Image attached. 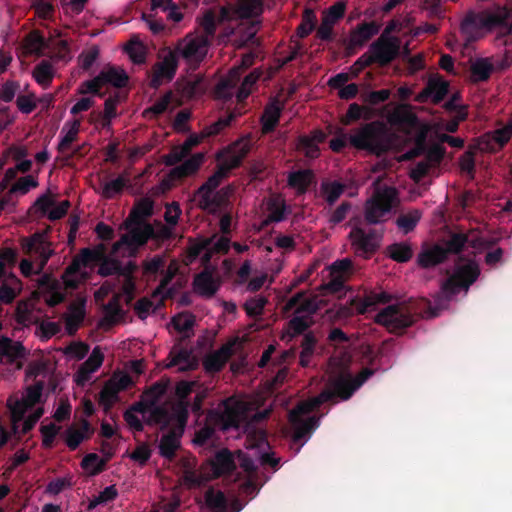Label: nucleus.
<instances>
[{
	"mask_svg": "<svg viewBox=\"0 0 512 512\" xmlns=\"http://www.w3.org/2000/svg\"><path fill=\"white\" fill-rule=\"evenodd\" d=\"M349 145L359 151L381 156L389 151L391 139L387 125L379 120L362 124L351 130Z\"/></svg>",
	"mask_w": 512,
	"mask_h": 512,
	"instance_id": "1",
	"label": "nucleus"
},
{
	"mask_svg": "<svg viewBox=\"0 0 512 512\" xmlns=\"http://www.w3.org/2000/svg\"><path fill=\"white\" fill-rule=\"evenodd\" d=\"M479 275L480 268L474 260H469L466 264L457 266L453 275L442 283L441 290L434 296L435 309L442 310L447 308L452 298L461 289L467 291L478 279Z\"/></svg>",
	"mask_w": 512,
	"mask_h": 512,
	"instance_id": "2",
	"label": "nucleus"
},
{
	"mask_svg": "<svg viewBox=\"0 0 512 512\" xmlns=\"http://www.w3.org/2000/svg\"><path fill=\"white\" fill-rule=\"evenodd\" d=\"M356 390L358 388L352 375L348 371L342 370L330 375L325 389L317 396L302 402L300 409L304 412H313L326 402H336V398L346 401L352 397Z\"/></svg>",
	"mask_w": 512,
	"mask_h": 512,
	"instance_id": "3",
	"label": "nucleus"
},
{
	"mask_svg": "<svg viewBox=\"0 0 512 512\" xmlns=\"http://www.w3.org/2000/svg\"><path fill=\"white\" fill-rule=\"evenodd\" d=\"M52 243L47 240L45 233L36 232L30 237H24L21 240V247L26 255L34 256L36 268L31 260L22 259L19 265L21 273L25 277L33 274L41 275L50 257L54 254Z\"/></svg>",
	"mask_w": 512,
	"mask_h": 512,
	"instance_id": "4",
	"label": "nucleus"
},
{
	"mask_svg": "<svg viewBox=\"0 0 512 512\" xmlns=\"http://www.w3.org/2000/svg\"><path fill=\"white\" fill-rule=\"evenodd\" d=\"M511 11L505 6H496L493 11H469L461 22L463 33L473 37L479 30L507 27Z\"/></svg>",
	"mask_w": 512,
	"mask_h": 512,
	"instance_id": "5",
	"label": "nucleus"
},
{
	"mask_svg": "<svg viewBox=\"0 0 512 512\" xmlns=\"http://www.w3.org/2000/svg\"><path fill=\"white\" fill-rule=\"evenodd\" d=\"M174 417L175 424L172 425L166 434L162 435L159 443V453L167 459H172L179 449L180 439L188 421L189 411H187V405L184 402L174 404Z\"/></svg>",
	"mask_w": 512,
	"mask_h": 512,
	"instance_id": "6",
	"label": "nucleus"
},
{
	"mask_svg": "<svg viewBox=\"0 0 512 512\" xmlns=\"http://www.w3.org/2000/svg\"><path fill=\"white\" fill-rule=\"evenodd\" d=\"M410 305H389L376 315V322L392 333H401L411 326L420 315Z\"/></svg>",
	"mask_w": 512,
	"mask_h": 512,
	"instance_id": "7",
	"label": "nucleus"
},
{
	"mask_svg": "<svg viewBox=\"0 0 512 512\" xmlns=\"http://www.w3.org/2000/svg\"><path fill=\"white\" fill-rule=\"evenodd\" d=\"M210 44L206 36L188 34L178 41L171 52L176 54L177 60L182 58L190 68L197 69L206 58Z\"/></svg>",
	"mask_w": 512,
	"mask_h": 512,
	"instance_id": "8",
	"label": "nucleus"
},
{
	"mask_svg": "<svg viewBox=\"0 0 512 512\" xmlns=\"http://www.w3.org/2000/svg\"><path fill=\"white\" fill-rule=\"evenodd\" d=\"M102 257V252L90 248H83L66 267L62 279L65 286L69 289H77L82 281L88 278L84 268L94 262H98Z\"/></svg>",
	"mask_w": 512,
	"mask_h": 512,
	"instance_id": "9",
	"label": "nucleus"
},
{
	"mask_svg": "<svg viewBox=\"0 0 512 512\" xmlns=\"http://www.w3.org/2000/svg\"><path fill=\"white\" fill-rule=\"evenodd\" d=\"M43 387L42 382H36L29 386L20 397L11 396L8 398L7 406L11 412L14 430H16V424L23 420L25 413L40 402Z\"/></svg>",
	"mask_w": 512,
	"mask_h": 512,
	"instance_id": "10",
	"label": "nucleus"
},
{
	"mask_svg": "<svg viewBox=\"0 0 512 512\" xmlns=\"http://www.w3.org/2000/svg\"><path fill=\"white\" fill-rule=\"evenodd\" d=\"M392 27H386L384 33L375 40L369 47V54L371 55L375 64L381 67L389 65L399 53V43L397 38L388 37Z\"/></svg>",
	"mask_w": 512,
	"mask_h": 512,
	"instance_id": "11",
	"label": "nucleus"
},
{
	"mask_svg": "<svg viewBox=\"0 0 512 512\" xmlns=\"http://www.w3.org/2000/svg\"><path fill=\"white\" fill-rule=\"evenodd\" d=\"M228 176L217 166L216 171L196 190L195 196L199 197L201 209L218 208L222 204L220 193L213 195L221 182Z\"/></svg>",
	"mask_w": 512,
	"mask_h": 512,
	"instance_id": "12",
	"label": "nucleus"
},
{
	"mask_svg": "<svg viewBox=\"0 0 512 512\" xmlns=\"http://www.w3.org/2000/svg\"><path fill=\"white\" fill-rule=\"evenodd\" d=\"M301 406L302 403L290 412V421L293 428L292 440L295 444H299L300 447L303 446L319 425V418L316 416H310L305 420L301 418V416L310 413L302 411L300 409Z\"/></svg>",
	"mask_w": 512,
	"mask_h": 512,
	"instance_id": "13",
	"label": "nucleus"
},
{
	"mask_svg": "<svg viewBox=\"0 0 512 512\" xmlns=\"http://www.w3.org/2000/svg\"><path fill=\"white\" fill-rule=\"evenodd\" d=\"M207 420L222 431H228L232 428L238 429L243 420V412L235 405L224 402V409H212L207 413Z\"/></svg>",
	"mask_w": 512,
	"mask_h": 512,
	"instance_id": "14",
	"label": "nucleus"
},
{
	"mask_svg": "<svg viewBox=\"0 0 512 512\" xmlns=\"http://www.w3.org/2000/svg\"><path fill=\"white\" fill-rule=\"evenodd\" d=\"M155 235L151 224L145 223L132 228L128 233L122 235L121 239L113 244V252H118L121 246L130 249V255H134L137 249L145 245Z\"/></svg>",
	"mask_w": 512,
	"mask_h": 512,
	"instance_id": "15",
	"label": "nucleus"
},
{
	"mask_svg": "<svg viewBox=\"0 0 512 512\" xmlns=\"http://www.w3.org/2000/svg\"><path fill=\"white\" fill-rule=\"evenodd\" d=\"M259 21L251 20L238 26L231 32L230 42L236 49L260 48L261 40L257 37Z\"/></svg>",
	"mask_w": 512,
	"mask_h": 512,
	"instance_id": "16",
	"label": "nucleus"
},
{
	"mask_svg": "<svg viewBox=\"0 0 512 512\" xmlns=\"http://www.w3.org/2000/svg\"><path fill=\"white\" fill-rule=\"evenodd\" d=\"M346 4L338 1L323 12L321 24L317 29L316 35L322 41H332L334 39L333 27L344 17Z\"/></svg>",
	"mask_w": 512,
	"mask_h": 512,
	"instance_id": "17",
	"label": "nucleus"
},
{
	"mask_svg": "<svg viewBox=\"0 0 512 512\" xmlns=\"http://www.w3.org/2000/svg\"><path fill=\"white\" fill-rule=\"evenodd\" d=\"M177 68L178 60L176 54L170 51L161 62L154 65L149 86L153 89H158L163 84V80L171 81L176 74Z\"/></svg>",
	"mask_w": 512,
	"mask_h": 512,
	"instance_id": "18",
	"label": "nucleus"
},
{
	"mask_svg": "<svg viewBox=\"0 0 512 512\" xmlns=\"http://www.w3.org/2000/svg\"><path fill=\"white\" fill-rule=\"evenodd\" d=\"M392 209V195L388 191L378 193L369 203L365 219L370 224H378Z\"/></svg>",
	"mask_w": 512,
	"mask_h": 512,
	"instance_id": "19",
	"label": "nucleus"
},
{
	"mask_svg": "<svg viewBox=\"0 0 512 512\" xmlns=\"http://www.w3.org/2000/svg\"><path fill=\"white\" fill-rule=\"evenodd\" d=\"M294 310V314L310 316L319 310V303L315 296H307L306 292L300 291L294 294L285 304L284 311Z\"/></svg>",
	"mask_w": 512,
	"mask_h": 512,
	"instance_id": "20",
	"label": "nucleus"
},
{
	"mask_svg": "<svg viewBox=\"0 0 512 512\" xmlns=\"http://www.w3.org/2000/svg\"><path fill=\"white\" fill-rule=\"evenodd\" d=\"M494 243V240H470L467 234L458 232L452 233L442 246L446 250V255L448 257L450 254L460 253L467 244L473 248L489 249L494 245Z\"/></svg>",
	"mask_w": 512,
	"mask_h": 512,
	"instance_id": "21",
	"label": "nucleus"
},
{
	"mask_svg": "<svg viewBox=\"0 0 512 512\" xmlns=\"http://www.w3.org/2000/svg\"><path fill=\"white\" fill-rule=\"evenodd\" d=\"M220 280L214 276V270L205 266L204 270L198 273L193 280L194 291L202 297H213L220 287Z\"/></svg>",
	"mask_w": 512,
	"mask_h": 512,
	"instance_id": "22",
	"label": "nucleus"
},
{
	"mask_svg": "<svg viewBox=\"0 0 512 512\" xmlns=\"http://www.w3.org/2000/svg\"><path fill=\"white\" fill-rule=\"evenodd\" d=\"M449 91V84L442 78H431L426 87L416 95L415 101L426 103L431 99L433 104H439L445 98Z\"/></svg>",
	"mask_w": 512,
	"mask_h": 512,
	"instance_id": "23",
	"label": "nucleus"
},
{
	"mask_svg": "<svg viewBox=\"0 0 512 512\" xmlns=\"http://www.w3.org/2000/svg\"><path fill=\"white\" fill-rule=\"evenodd\" d=\"M86 298L78 296L68 305V314L65 316V329L69 335H74L86 316Z\"/></svg>",
	"mask_w": 512,
	"mask_h": 512,
	"instance_id": "24",
	"label": "nucleus"
},
{
	"mask_svg": "<svg viewBox=\"0 0 512 512\" xmlns=\"http://www.w3.org/2000/svg\"><path fill=\"white\" fill-rule=\"evenodd\" d=\"M446 250L439 244H424L417 256V264L424 269L433 268L447 260Z\"/></svg>",
	"mask_w": 512,
	"mask_h": 512,
	"instance_id": "25",
	"label": "nucleus"
},
{
	"mask_svg": "<svg viewBox=\"0 0 512 512\" xmlns=\"http://www.w3.org/2000/svg\"><path fill=\"white\" fill-rule=\"evenodd\" d=\"M284 105L281 101L274 97L265 106L263 114L260 118L261 130L263 134L272 133L278 126Z\"/></svg>",
	"mask_w": 512,
	"mask_h": 512,
	"instance_id": "26",
	"label": "nucleus"
},
{
	"mask_svg": "<svg viewBox=\"0 0 512 512\" xmlns=\"http://www.w3.org/2000/svg\"><path fill=\"white\" fill-rule=\"evenodd\" d=\"M233 354V343H226L218 350L208 354L203 359V366L208 373H217L222 370Z\"/></svg>",
	"mask_w": 512,
	"mask_h": 512,
	"instance_id": "27",
	"label": "nucleus"
},
{
	"mask_svg": "<svg viewBox=\"0 0 512 512\" xmlns=\"http://www.w3.org/2000/svg\"><path fill=\"white\" fill-rule=\"evenodd\" d=\"M201 137L197 134H191L182 145L174 146L170 152L163 156L166 166H175L186 158L191 150L201 143Z\"/></svg>",
	"mask_w": 512,
	"mask_h": 512,
	"instance_id": "28",
	"label": "nucleus"
},
{
	"mask_svg": "<svg viewBox=\"0 0 512 512\" xmlns=\"http://www.w3.org/2000/svg\"><path fill=\"white\" fill-rule=\"evenodd\" d=\"M204 160L205 155L203 153L198 152L193 154L180 165L171 169L169 172V178L171 180H181L194 175L198 172Z\"/></svg>",
	"mask_w": 512,
	"mask_h": 512,
	"instance_id": "29",
	"label": "nucleus"
},
{
	"mask_svg": "<svg viewBox=\"0 0 512 512\" xmlns=\"http://www.w3.org/2000/svg\"><path fill=\"white\" fill-rule=\"evenodd\" d=\"M26 355L25 347L12 339L0 337V363L12 364L18 359L24 358Z\"/></svg>",
	"mask_w": 512,
	"mask_h": 512,
	"instance_id": "30",
	"label": "nucleus"
},
{
	"mask_svg": "<svg viewBox=\"0 0 512 512\" xmlns=\"http://www.w3.org/2000/svg\"><path fill=\"white\" fill-rule=\"evenodd\" d=\"M210 465L214 478H218L224 474H230L236 469L233 455L226 448L216 452L214 458L210 460Z\"/></svg>",
	"mask_w": 512,
	"mask_h": 512,
	"instance_id": "31",
	"label": "nucleus"
},
{
	"mask_svg": "<svg viewBox=\"0 0 512 512\" xmlns=\"http://www.w3.org/2000/svg\"><path fill=\"white\" fill-rule=\"evenodd\" d=\"M379 32V25L374 22H363L350 33L349 46L361 47Z\"/></svg>",
	"mask_w": 512,
	"mask_h": 512,
	"instance_id": "32",
	"label": "nucleus"
},
{
	"mask_svg": "<svg viewBox=\"0 0 512 512\" xmlns=\"http://www.w3.org/2000/svg\"><path fill=\"white\" fill-rule=\"evenodd\" d=\"M391 295L387 292H370L365 295L361 300H352V305L357 314H365L370 310H373L378 304H386L390 302Z\"/></svg>",
	"mask_w": 512,
	"mask_h": 512,
	"instance_id": "33",
	"label": "nucleus"
},
{
	"mask_svg": "<svg viewBox=\"0 0 512 512\" xmlns=\"http://www.w3.org/2000/svg\"><path fill=\"white\" fill-rule=\"evenodd\" d=\"M148 412L149 415L145 419V423L150 426L159 425L161 430H166L175 421L174 405L172 406V412L166 407L156 404Z\"/></svg>",
	"mask_w": 512,
	"mask_h": 512,
	"instance_id": "34",
	"label": "nucleus"
},
{
	"mask_svg": "<svg viewBox=\"0 0 512 512\" xmlns=\"http://www.w3.org/2000/svg\"><path fill=\"white\" fill-rule=\"evenodd\" d=\"M169 357L171 358V361L167 366H177L180 371L193 370L197 365L191 351L186 348H173L170 351Z\"/></svg>",
	"mask_w": 512,
	"mask_h": 512,
	"instance_id": "35",
	"label": "nucleus"
},
{
	"mask_svg": "<svg viewBox=\"0 0 512 512\" xmlns=\"http://www.w3.org/2000/svg\"><path fill=\"white\" fill-rule=\"evenodd\" d=\"M98 75L103 86L110 84L116 88H123L127 85L129 80L125 70L115 66L104 68Z\"/></svg>",
	"mask_w": 512,
	"mask_h": 512,
	"instance_id": "36",
	"label": "nucleus"
},
{
	"mask_svg": "<svg viewBox=\"0 0 512 512\" xmlns=\"http://www.w3.org/2000/svg\"><path fill=\"white\" fill-rule=\"evenodd\" d=\"M211 242V239H203L201 241L194 242L193 244H191L187 250L185 261L186 264L193 263L204 251L205 253L202 256V262L203 264L209 263L211 258V251H209Z\"/></svg>",
	"mask_w": 512,
	"mask_h": 512,
	"instance_id": "37",
	"label": "nucleus"
},
{
	"mask_svg": "<svg viewBox=\"0 0 512 512\" xmlns=\"http://www.w3.org/2000/svg\"><path fill=\"white\" fill-rule=\"evenodd\" d=\"M235 12L240 18L249 19L257 17L263 12L262 0H238Z\"/></svg>",
	"mask_w": 512,
	"mask_h": 512,
	"instance_id": "38",
	"label": "nucleus"
},
{
	"mask_svg": "<svg viewBox=\"0 0 512 512\" xmlns=\"http://www.w3.org/2000/svg\"><path fill=\"white\" fill-rule=\"evenodd\" d=\"M350 238L357 249L365 254L373 253L377 250V241L366 235V232L361 228H356L351 231Z\"/></svg>",
	"mask_w": 512,
	"mask_h": 512,
	"instance_id": "39",
	"label": "nucleus"
},
{
	"mask_svg": "<svg viewBox=\"0 0 512 512\" xmlns=\"http://www.w3.org/2000/svg\"><path fill=\"white\" fill-rule=\"evenodd\" d=\"M493 71L494 66L488 58H479L471 65V79L473 82H485Z\"/></svg>",
	"mask_w": 512,
	"mask_h": 512,
	"instance_id": "40",
	"label": "nucleus"
},
{
	"mask_svg": "<svg viewBox=\"0 0 512 512\" xmlns=\"http://www.w3.org/2000/svg\"><path fill=\"white\" fill-rule=\"evenodd\" d=\"M176 273H177V267L174 264H170L168 266V268L166 269L163 277L161 278L159 285L154 290V292H153L154 297L165 293L163 299L160 300V303L158 306L163 304L164 299L172 297L173 289L168 288V286L171 283V281L174 279Z\"/></svg>",
	"mask_w": 512,
	"mask_h": 512,
	"instance_id": "41",
	"label": "nucleus"
},
{
	"mask_svg": "<svg viewBox=\"0 0 512 512\" xmlns=\"http://www.w3.org/2000/svg\"><path fill=\"white\" fill-rule=\"evenodd\" d=\"M313 324L314 319L310 318V316L294 314L293 317L288 321L287 332L292 338L303 334Z\"/></svg>",
	"mask_w": 512,
	"mask_h": 512,
	"instance_id": "42",
	"label": "nucleus"
},
{
	"mask_svg": "<svg viewBox=\"0 0 512 512\" xmlns=\"http://www.w3.org/2000/svg\"><path fill=\"white\" fill-rule=\"evenodd\" d=\"M312 176L313 174L310 170H298L291 172L288 175V185L297 189L299 194H303L307 191L311 183Z\"/></svg>",
	"mask_w": 512,
	"mask_h": 512,
	"instance_id": "43",
	"label": "nucleus"
},
{
	"mask_svg": "<svg viewBox=\"0 0 512 512\" xmlns=\"http://www.w3.org/2000/svg\"><path fill=\"white\" fill-rule=\"evenodd\" d=\"M69 126V129L65 133V135L61 138L58 146L57 151L59 153H64L68 149H70L72 143L77 139L79 130H80V120L75 119L72 122L65 123L62 133L65 131L66 127Z\"/></svg>",
	"mask_w": 512,
	"mask_h": 512,
	"instance_id": "44",
	"label": "nucleus"
},
{
	"mask_svg": "<svg viewBox=\"0 0 512 512\" xmlns=\"http://www.w3.org/2000/svg\"><path fill=\"white\" fill-rule=\"evenodd\" d=\"M120 391L114 384V380H108L99 393V403L104 407L105 411L112 408L115 402L119 400Z\"/></svg>",
	"mask_w": 512,
	"mask_h": 512,
	"instance_id": "45",
	"label": "nucleus"
},
{
	"mask_svg": "<svg viewBox=\"0 0 512 512\" xmlns=\"http://www.w3.org/2000/svg\"><path fill=\"white\" fill-rule=\"evenodd\" d=\"M250 150L251 143L249 138H242L240 140L235 141L227 148L219 151L216 154V160H221L227 152H233V154L240 158V161L243 163V160L249 154Z\"/></svg>",
	"mask_w": 512,
	"mask_h": 512,
	"instance_id": "46",
	"label": "nucleus"
},
{
	"mask_svg": "<svg viewBox=\"0 0 512 512\" xmlns=\"http://www.w3.org/2000/svg\"><path fill=\"white\" fill-rule=\"evenodd\" d=\"M53 77V67L48 61L40 62L33 70V78L43 88H47L51 84Z\"/></svg>",
	"mask_w": 512,
	"mask_h": 512,
	"instance_id": "47",
	"label": "nucleus"
},
{
	"mask_svg": "<svg viewBox=\"0 0 512 512\" xmlns=\"http://www.w3.org/2000/svg\"><path fill=\"white\" fill-rule=\"evenodd\" d=\"M205 503L211 509L227 512V499L225 494L220 490L216 491L213 488H209L205 492Z\"/></svg>",
	"mask_w": 512,
	"mask_h": 512,
	"instance_id": "48",
	"label": "nucleus"
},
{
	"mask_svg": "<svg viewBox=\"0 0 512 512\" xmlns=\"http://www.w3.org/2000/svg\"><path fill=\"white\" fill-rule=\"evenodd\" d=\"M388 253L392 260L404 263L412 258L413 252L411 246L407 243H394L388 246Z\"/></svg>",
	"mask_w": 512,
	"mask_h": 512,
	"instance_id": "49",
	"label": "nucleus"
},
{
	"mask_svg": "<svg viewBox=\"0 0 512 512\" xmlns=\"http://www.w3.org/2000/svg\"><path fill=\"white\" fill-rule=\"evenodd\" d=\"M173 99L172 91L166 92L159 100H157L152 106L146 108L143 111V115L149 118H157L162 115L168 108L169 104Z\"/></svg>",
	"mask_w": 512,
	"mask_h": 512,
	"instance_id": "50",
	"label": "nucleus"
},
{
	"mask_svg": "<svg viewBox=\"0 0 512 512\" xmlns=\"http://www.w3.org/2000/svg\"><path fill=\"white\" fill-rule=\"evenodd\" d=\"M421 219V212L419 210H412L406 214L400 215L396 219V225L403 231L404 234H408L413 231Z\"/></svg>",
	"mask_w": 512,
	"mask_h": 512,
	"instance_id": "51",
	"label": "nucleus"
},
{
	"mask_svg": "<svg viewBox=\"0 0 512 512\" xmlns=\"http://www.w3.org/2000/svg\"><path fill=\"white\" fill-rule=\"evenodd\" d=\"M25 47L30 53L41 55L47 47V42L39 31L34 30L27 35Z\"/></svg>",
	"mask_w": 512,
	"mask_h": 512,
	"instance_id": "52",
	"label": "nucleus"
},
{
	"mask_svg": "<svg viewBox=\"0 0 512 512\" xmlns=\"http://www.w3.org/2000/svg\"><path fill=\"white\" fill-rule=\"evenodd\" d=\"M168 380H159L153 383L143 392L144 398L149 401L150 405H155L166 394L168 389Z\"/></svg>",
	"mask_w": 512,
	"mask_h": 512,
	"instance_id": "53",
	"label": "nucleus"
},
{
	"mask_svg": "<svg viewBox=\"0 0 512 512\" xmlns=\"http://www.w3.org/2000/svg\"><path fill=\"white\" fill-rule=\"evenodd\" d=\"M235 118H236V114L230 113L229 115H227L225 117L219 118L217 121H215L211 125L206 126L202 130L201 135H199L201 137V140L204 138H207V137L218 135L223 129L228 127Z\"/></svg>",
	"mask_w": 512,
	"mask_h": 512,
	"instance_id": "54",
	"label": "nucleus"
},
{
	"mask_svg": "<svg viewBox=\"0 0 512 512\" xmlns=\"http://www.w3.org/2000/svg\"><path fill=\"white\" fill-rule=\"evenodd\" d=\"M199 26L203 33H196L197 36H206L207 40L211 42L216 32V16L212 10H207L204 15L199 19Z\"/></svg>",
	"mask_w": 512,
	"mask_h": 512,
	"instance_id": "55",
	"label": "nucleus"
},
{
	"mask_svg": "<svg viewBox=\"0 0 512 512\" xmlns=\"http://www.w3.org/2000/svg\"><path fill=\"white\" fill-rule=\"evenodd\" d=\"M321 189L329 205H333L344 193L346 186L338 181L322 183Z\"/></svg>",
	"mask_w": 512,
	"mask_h": 512,
	"instance_id": "56",
	"label": "nucleus"
},
{
	"mask_svg": "<svg viewBox=\"0 0 512 512\" xmlns=\"http://www.w3.org/2000/svg\"><path fill=\"white\" fill-rule=\"evenodd\" d=\"M9 280L11 285L4 282L0 286V301L5 304H10L17 296L16 289L20 286V280L15 275H10Z\"/></svg>",
	"mask_w": 512,
	"mask_h": 512,
	"instance_id": "57",
	"label": "nucleus"
},
{
	"mask_svg": "<svg viewBox=\"0 0 512 512\" xmlns=\"http://www.w3.org/2000/svg\"><path fill=\"white\" fill-rule=\"evenodd\" d=\"M126 186V180L123 176H119L116 179L105 182L102 186L101 195L105 199H112L116 195L122 193Z\"/></svg>",
	"mask_w": 512,
	"mask_h": 512,
	"instance_id": "58",
	"label": "nucleus"
},
{
	"mask_svg": "<svg viewBox=\"0 0 512 512\" xmlns=\"http://www.w3.org/2000/svg\"><path fill=\"white\" fill-rule=\"evenodd\" d=\"M316 15L313 10L305 9L302 21L297 28V33L300 38L307 37L316 27Z\"/></svg>",
	"mask_w": 512,
	"mask_h": 512,
	"instance_id": "59",
	"label": "nucleus"
},
{
	"mask_svg": "<svg viewBox=\"0 0 512 512\" xmlns=\"http://www.w3.org/2000/svg\"><path fill=\"white\" fill-rule=\"evenodd\" d=\"M100 262L98 267V274L102 277H108L112 275L119 276L120 272V261L113 258L104 257L102 255L101 259L98 261Z\"/></svg>",
	"mask_w": 512,
	"mask_h": 512,
	"instance_id": "60",
	"label": "nucleus"
},
{
	"mask_svg": "<svg viewBox=\"0 0 512 512\" xmlns=\"http://www.w3.org/2000/svg\"><path fill=\"white\" fill-rule=\"evenodd\" d=\"M173 327L180 333L191 330L195 324V317L189 312H182L174 316L171 320Z\"/></svg>",
	"mask_w": 512,
	"mask_h": 512,
	"instance_id": "61",
	"label": "nucleus"
},
{
	"mask_svg": "<svg viewBox=\"0 0 512 512\" xmlns=\"http://www.w3.org/2000/svg\"><path fill=\"white\" fill-rule=\"evenodd\" d=\"M103 360L104 355L100 347L96 346L87 360L81 364V367L86 369L88 372L94 373L101 367Z\"/></svg>",
	"mask_w": 512,
	"mask_h": 512,
	"instance_id": "62",
	"label": "nucleus"
},
{
	"mask_svg": "<svg viewBox=\"0 0 512 512\" xmlns=\"http://www.w3.org/2000/svg\"><path fill=\"white\" fill-rule=\"evenodd\" d=\"M298 148L302 150L306 157L315 159L320 154L319 146L313 142L307 135H302L298 139Z\"/></svg>",
	"mask_w": 512,
	"mask_h": 512,
	"instance_id": "63",
	"label": "nucleus"
},
{
	"mask_svg": "<svg viewBox=\"0 0 512 512\" xmlns=\"http://www.w3.org/2000/svg\"><path fill=\"white\" fill-rule=\"evenodd\" d=\"M353 272V263L349 258L335 261L330 266V275L343 276L347 279Z\"/></svg>",
	"mask_w": 512,
	"mask_h": 512,
	"instance_id": "64",
	"label": "nucleus"
}]
</instances>
